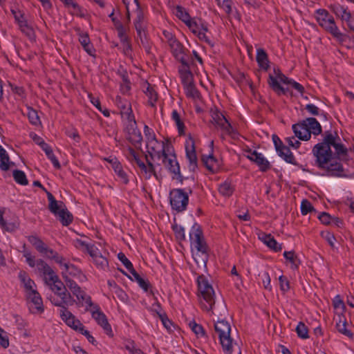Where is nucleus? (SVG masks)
Instances as JSON below:
<instances>
[{"mask_svg": "<svg viewBox=\"0 0 354 354\" xmlns=\"http://www.w3.org/2000/svg\"><path fill=\"white\" fill-rule=\"evenodd\" d=\"M332 139L330 136L324 137L322 142L315 145L313 149V153L316 158L315 164L318 168L322 170V176L329 177H344L343 165L333 158V153L330 149Z\"/></svg>", "mask_w": 354, "mask_h": 354, "instance_id": "obj_1", "label": "nucleus"}, {"mask_svg": "<svg viewBox=\"0 0 354 354\" xmlns=\"http://www.w3.org/2000/svg\"><path fill=\"white\" fill-rule=\"evenodd\" d=\"M23 256L26 258V262L31 268H37V271L42 276L45 283L49 286L53 295L66 289V285L60 280L58 275L41 259H36L28 250L23 251Z\"/></svg>", "mask_w": 354, "mask_h": 354, "instance_id": "obj_2", "label": "nucleus"}, {"mask_svg": "<svg viewBox=\"0 0 354 354\" xmlns=\"http://www.w3.org/2000/svg\"><path fill=\"white\" fill-rule=\"evenodd\" d=\"M189 241L192 248L196 250L194 259L197 264L206 266L208 261L209 249L203 236L201 226L195 223L189 231Z\"/></svg>", "mask_w": 354, "mask_h": 354, "instance_id": "obj_3", "label": "nucleus"}, {"mask_svg": "<svg viewBox=\"0 0 354 354\" xmlns=\"http://www.w3.org/2000/svg\"><path fill=\"white\" fill-rule=\"evenodd\" d=\"M197 283L201 308L205 311H212L215 305V292L212 286L203 275L198 277Z\"/></svg>", "mask_w": 354, "mask_h": 354, "instance_id": "obj_4", "label": "nucleus"}, {"mask_svg": "<svg viewBox=\"0 0 354 354\" xmlns=\"http://www.w3.org/2000/svg\"><path fill=\"white\" fill-rule=\"evenodd\" d=\"M214 330L218 335L223 352L225 354H232L236 342L231 337L230 324L225 320H218L214 323Z\"/></svg>", "mask_w": 354, "mask_h": 354, "instance_id": "obj_5", "label": "nucleus"}, {"mask_svg": "<svg viewBox=\"0 0 354 354\" xmlns=\"http://www.w3.org/2000/svg\"><path fill=\"white\" fill-rule=\"evenodd\" d=\"M315 18L319 25L335 38L342 40L344 35L340 32L332 15L325 9H317Z\"/></svg>", "mask_w": 354, "mask_h": 354, "instance_id": "obj_6", "label": "nucleus"}, {"mask_svg": "<svg viewBox=\"0 0 354 354\" xmlns=\"http://www.w3.org/2000/svg\"><path fill=\"white\" fill-rule=\"evenodd\" d=\"M49 201L48 209L57 216L62 225L68 226L73 222V216L62 201H57L50 192H47Z\"/></svg>", "mask_w": 354, "mask_h": 354, "instance_id": "obj_7", "label": "nucleus"}, {"mask_svg": "<svg viewBox=\"0 0 354 354\" xmlns=\"http://www.w3.org/2000/svg\"><path fill=\"white\" fill-rule=\"evenodd\" d=\"M49 299L52 304L61 308L59 310V316L64 322H67L68 320V314H72V313L68 310V306H72L75 302L71 293L66 289L64 291L58 292L50 296Z\"/></svg>", "mask_w": 354, "mask_h": 354, "instance_id": "obj_8", "label": "nucleus"}, {"mask_svg": "<svg viewBox=\"0 0 354 354\" xmlns=\"http://www.w3.org/2000/svg\"><path fill=\"white\" fill-rule=\"evenodd\" d=\"M211 116L214 125L221 129V130L225 134L230 136L232 138H238V131L232 127L222 112L218 109L212 110Z\"/></svg>", "mask_w": 354, "mask_h": 354, "instance_id": "obj_9", "label": "nucleus"}, {"mask_svg": "<svg viewBox=\"0 0 354 354\" xmlns=\"http://www.w3.org/2000/svg\"><path fill=\"white\" fill-rule=\"evenodd\" d=\"M169 202L173 210L183 212L189 203V195L183 189H173L169 192Z\"/></svg>", "mask_w": 354, "mask_h": 354, "instance_id": "obj_10", "label": "nucleus"}, {"mask_svg": "<svg viewBox=\"0 0 354 354\" xmlns=\"http://www.w3.org/2000/svg\"><path fill=\"white\" fill-rule=\"evenodd\" d=\"M127 139L137 149H140L142 142V136L138 129L135 118L127 120L124 127Z\"/></svg>", "mask_w": 354, "mask_h": 354, "instance_id": "obj_11", "label": "nucleus"}, {"mask_svg": "<svg viewBox=\"0 0 354 354\" xmlns=\"http://www.w3.org/2000/svg\"><path fill=\"white\" fill-rule=\"evenodd\" d=\"M162 158L165 167L172 174V178L183 183L184 178L180 174V165L175 154L165 153Z\"/></svg>", "mask_w": 354, "mask_h": 354, "instance_id": "obj_12", "label": "nucleus"}, {"mask_svg": "<svg viewBox=\"0 0 354 354\" xmlns=\"http://www.w3.org/2000/svg\"><path fill=\"white\" fill-rule=\"evenodd\" d=\"M89 307L91 308L89 310L91 313L92 318L94 319L97 324L103 328L104 333L107 335L112 337L113 334L111 326L108 322L106 316L101 310L100 306L93 304V306Z\"/></svg>", "mask_w": 354, "mask_h": 354, "instance_id": "obj_13", "label": "nucleus"}, {"mask_svg": "<svg viewBox=\"0 0 354 354\" xmlns=\"http://www.w3.org/2000/svg\"><path fill=\"white\" fill-rule=\"evenodd\" d=\"M133 24L138 37L143 43L142 35H145L148 22L145 12L141 8L140 4H137L136 8Z\"/></svg>", "mask_w": 354, "mask_h": 354, "instance_id": "obj_14", "label": "nucleus"}, {"mask_svg": "<svg viewBox=\"0 0 354 354\" xmlns=\"http://www.w3.org/2000/svg\"><path fill=\"white\" fill-rule=\"evenodd\" d=\"M65 283L66 286L80 302H84L88 306H93L91 297L82 290L75 281L72 280L71 278H66Z\"/></svg>", "mask_w": 354, "mask_h": 354, "instance_id": "obj_15", "label": "nucleus"}, {"mask_svg": "<svg viewBox=\"0 0 354 354\" xmlns=\"http://www.w3.org/2000/svg\"><path fill=\"white\" fill-rule=\"evenodd\" d=\"M59 266L62 270V274L65 282L66 278H70L69 276L75 277L81 281L86 280V276L82 273V270L76 266L66 262L65 259Z\"/></svg>", "mask_w": 354, "mask_h": 354, "instance_id": "obj_16", "label": "nucleus"}, {"mask_svg": "<svg viewBox=\"0 0 354 354\" xmlns=\"http://www.w3.org/2000/svg\"><path fill=\"white\" fill-rule=\"evenodd\" d=\"M186 157L188 160L189 171H194L198 167V159L196 153L194 140L189 137L185 142Z\"/></svg>", "mask_w": 354, "mask_h": 354, "instance_id": "obj_17", "label": "nucleus"}, {"mask_svg": "<svg viewBox=\"0 0 354 354\" xmlns=\"http://www.w3.org/2000/svg\"><path fill=\"white\" fill-rule=\"evenodd\" d=\"M68 320L65 322L67 326L84 335L90 343L95 344L96 342L95 338L90 334L88 330L85 329L84 326L79 319L75 318V315L68 314Z\"/></svg>", "mask_w": 354, "mask_h": 354, "instance_id": "obj_18", "label": "nucleus"}, {"mask_svg": "<svg viewBox=\"0 0 354 354\" xmlns=\"http://www.w3.org/2000/svg\"><path fill=\"white\" fill-rule=\"evenodd\" d=\"M146 147L147 153L152 160L155 158L160 159L166 153L164 143L159 142L157 139L147 141Z\"/></svg>", "mask_w": 354, "mask_h": 354, "instance_id": "obj_19", "label": "nucleus"}, {"mask_svg": "<svg viewBox=\"0 0 354 354\" xmlns=\"http://www.w3.org/2000/svg\"><path fill=\"white\" fill-rule=\"evenodd\" d=\"M333 12L342 21H345L351 30L354 31V26L352 25V17L351 12L339 4H333L330 6Z\"/></svg>", "mask_w": 354, "mask_h": 354, "instance_id": "obj_20", "label": "nucleus"}, {"mask_svg": "<svg viewBox=\"0 0 354 354\" xmlns=\"http://www.w3.org/2000/svg\"><path fill=\"white\" fill-rule=\"evenodd\" d=\"M115 103L120 110L122 117L124 118L126 120L135 118L131 109V105L128 100L118 95L115 97Z\"/></svg>", "mask_w": 354, "mask_h": 354, "instance_id": "obj_21", "label": "nucleus"}, {"mask_svg": "<svg viewBox=\"0 0 354 354\" xmlns=\"http://www.w3.org/2000/svg\"><path fill=\"white\" fill-rule=\"evenodd\" d=\"M105 160L110 163L112 169L118 176L120 182L124 185L129 183V178L127 174L122 169L121 163L116 158L109 157L105 158Z\"/></svg>", "mask_w": 354, "mask_h": 354, "instance_id": "obj_22", "label": "nucleus"}, {"mask_svg": "<svg viewBox=\"0 0 354 354\" xmlns=\"http://www.w3.org/2000/svg\"><path fill=\"white\" fill-rule=\"evenodd\" d=\"M28 298L30 299L32 305L30 308L32 313H42L44 310L43 301L39 293L35 290L29 292Z\"/></svg>", "mask_w": 354, "mask_h": 354, "instance_id": "obj_23", "label": "nucleus"}, {"mask_svg": "<svg viewBox=\"0 0 354 354\" xmlns=\"http://www.w3.org/2000/svg\"><path fill=\"white\" fill-rule=\"evenodd\" d=\"M248 158L251 161L254 162L261 171H266L270 168L269 161L263 156L262 153H258L257 151L251 152L250 155L248 156Z\"/></svg>", "mask_w": 354, "mask_h": 354, "instance_id": "obj_24", "label": "nucleus"}, {"mask_svg": "<svg viewBox=\"0 0 354 354\" xmlns=\"http://www.w3.org/2000/svg\"><path fill=\"white\" fill-rule=\"evenodd\" d=\"M292 131L296 137L299 140L307 141L311 138L310 133L308 129V127L304 120L294 124L292 127Z\"/></svg>", "mask_w": 354, "mask_h": 354, "instance_id": "obj_25", "label": "nucleus"}, {"mask_svg": "<svg viewBox=\"0 0 354 354\" xmlns=\"http://www.w3.org/2000/svg\"><path fill=\"white\" fill-rule=\"evenodd\" d=\"M326 136H330L332 139L331 144H330V147H333L335 150V154L338 156H345L347 153V149L344 147V145L341 143L340 139L337 135L336 133L334 134L332 133L330 131H326L325 132Z\"/></svg>", "mask_w": 354, "mask_h": 354, "instance_id": "obj_26", "label": "nucleus"}, {"mask_svg": "<svg viewBox=\"0 0 354 354\" xmlns=\"http://www.w3.org/2000/svg\"><path fill=\"white\" fill-rule=\"evenodd\" d=\"M268 83L270 87L277 95H286L290 93L289 88H284L280 84L281 82H279L277 78L274 77V75L272 74L269 75Z\"/></svg>", "mask_w": 354, "mask_h": 354, "instance_id": "obj_27", "label": "nucleus"}, {"mask_svg": "<svg viewBox=\"0 0 354 354\" xmlns=\"http://www.w3.org/2000/svg\"><path fill=\"white\" fill-rule=\"evenodd\" d=\"M171 52L176 60H180L187 57L183 46L177 40L171 41L169 44Z\"/></svg>", "mask_w": 354, "mask_h": 354, "instance_id": "obj_28", "label": "nucleus"}, {"mask_svg": "<svg viewBox=\"0 0 354 354\" xmlns=\"http://www.w3.org/2000/svg\"><path fill=\"white\" fill-rule=\"evenodd\" d=\"M143 91L148 98V104L152 107L156 106V103L158 98V95L156 91L148 82L145 83L143 86Z\"/></svg>", "mask_w": 354, "mask_h": 354, "instance_id": "obj_29", "label": "nucleus"}, {"mask_svg": "<svg viewBox=\"0 0 354 354\" xmlns=\"http://www.w3.org/2000/svg\"><path fill=\"white\" fill-rule=\"evenodd\" d=\"M145 158L147 165H146L145 162L140 163V167H139V169H140L141 173L146 179H149L152 176H154L157 178L154 165L151 161L148 160L147 155L145 156Z\"/></svg>", "mask_w": 354, "mask_h": 354, "instance_id": "obj_30", "label": "nucleus"}, {"mask_svg": "<svg viewBox=\"0 0 354 354\" xmlns=\"http://www.w3.org/2000/svg\"><path fill=\"white\" fill-rule=\"evenodd\" d=\"M304 122L306 123L310 135L318 136L321 134L322 131V126L316 118H308L304 120Z\"/></svg>", "mask_w": 354, "mask_h": 354, "instance_id": "obj_31", "label": "nucleus"}, {"mask_svg": "<svg viewBox=\"0 0 354 354\" xmlns=\"http://www.w3.org/2000/svg\"><path fill=\"white\" fill-rule=\"evenodd\" d=\"M259 239L274 252H279L282 250L281 245L279 244L270 234H263Z\"/></svg>", "mask_w": 354, "mask_h": 354, "instance_id": "obj_32", "label": "nucleus"}, {"mask_svg": "<svg viewBox=\"0 0 354 354\" xmlns=\"http://www.w3.org/2000/svg\"><path fill=\"white\" fill-rule=\"evenodd\" d=\"M347 326V322L344 316L339 315L337 317V319L336 321V329L337 331L345 336H347L348 337H353V333L351 331L346 328Z\"/></svg>", "mask_w": 354, "mask_h": 354, "instance_id": "obj_33", "label": "nucleus"}, {"mask_svg": "<svg viewBox=\"0 0 354 354\" xmlns=\"http://www.w3.org/2000/svg\"><path fill=\"white\" fill-rule=\"evenodd\" d=\"M257 62L259 66L265 71H267L269 68V60L266 52L262 48H258L257 50Z\"/></svg>", "mask_w": 354, "mask_h": 354, "instance_id": "obj_34", "label": "nucleus"}, {"mask_svg": "<svg viewBox=\"0 0 354 354\" xmlns=\"http://www.w3.org/2000/svg\"><path fill=\"white\" fill-rule=\"evenodd\" d=\"M218 189L223 196L230 197L233 194L235 187L230 180H226L218 185Z\"/></svg>", "mask_w": 354, "mask_h": 354, "instance_id": "obj_35", "label": "nucleus"}, {"mask_svg": "<svg viewBox=\"0 0 354 354\" xmlns=\"http://www.w3.org/2000/svg\"><path fill=\"white\" fill-rule=\"evenodd\" d=\"M277 152L286 162L294 165H297L295 158L288 147L283 145L279 151H277Z\"/></svg>", "mask_w": 354, "mask_h": 354, "instance_id": "obj_36", "label": "nucleus"}, {"mask_svg": "<svg viewBox=\"0 0 354 354\" xmlns=\"http://www.w3.org/2000/svg\"><path fill=\"white\" fill-rule=\"evenodd\" d=\"M281 83L290 86L292 88L298 91L301 95H303L305 92V88L301 84L298 83L292 78L286 77V75H281Z\"/></svg>", "mask_w": 354, "mask_h": 354, "instance_id": "obj_37", "label": "nucleus"}, {"mask_svg": "<svg viewBox=\"0 0 354 354\" xmlns=\"http://www.w3.org/2000/svg\"><path fill=\"white\" fill-rule=\"evenodd\" d=\"M10 12L14 17L15 23L19 27L24 23L28 21V19L25 15V12L20 10L19 8H12Z\"/></svg>", "mask_w": 354, "mask_h": 354, "instance_id": "obj_38", "label": "nucleus"}, {"mask_svg": "<svg viewBox=\"0 0 354 354\" xmlns=\"http://www.w3.org/2000/svg\"><path fill=\"white\" fill-rule=\"evenodd\" d=\"M181 65L178 68L179 74H185L191 72V66L194 65V58H189L188 57L178 60Z\"/></svg>", "mask_w": 354, "mask_h": 354, "instance_id": "obj_39", "label": "nucleus"}, {"mask_svg": "<svg viewBox=\"0 0 354 354\" xmlns=\"http://www.w3.org/2000/svg\"><path fill=\"white\" fill-rule=\"evenodd\" d=\"M10 158L7 151L0 145V169L8 171L10 169Z\"/></svg>", "mask_w": 354, "mask_h": 354, "instance_id": "obj_40", "label": "nucleus"}, {"mask_svg": "<svg viewBox=\"0 0 354 354\" xmlns=\"http://www.w3.org/2000/svg\"><path fill=\"white\" fill-rule=\"evenodd\" d=\"M19 279L21 282L24 284L26 289L31 292L32 290H35L32 288L35 286V282L32 280L28 275V274L25 271H20L19 272Z\"/></svg>", "mask_w": 354, "mask_h": 354, "instance_id": "obj_41", "label": "nucleus"}, {"mask_svg": "<svg viewBox=\"0 0 354 354\" xmlns=\"http://www.w3.org/2000/svg\"><path fill=\"white\" fill-rule=\"evenodd\" d=\"M28 241L35 248L39 253H44L46 250L47 245L43 241L37 236H30Z\"/></svg>", "mask_w": 354, "mask_h": 354, "instance_id": "obj_42", "label": "nucleus"}, {"mask_svg": "<svg viewBox=\"0 0 354 354\" xmlns=\"http://www.w3.org/2000/svg\"><path fill=\"white\" fill-rule=\"evenodd\" d=\"M171 119L175 122L179 135L185 134V127L177 110L174 109L172 111Z\"/></svg>", "mask_w": 354, "mask_h": 354, "instance_id": "obj_43", "label": "nucleus"}, {"mask_svg": "<svg viewBox=\"0 0 354 354\" xmlns=\"http://www.w3.org/2000/svg\"><path fill=\"white\" fill-rule=\"evenodd\" d=\"M137 283L140 288H142L145 293H147L148 295H152L154 297L155 291L149 280L141 277L137 281Z\"/></svg>", "mask_w": 354, "mask_h": 354, "instance_id": "obj_44", "label": "nucleus"}, {"mask_svg": "<svg viewBox=\"0 0 354 354\" xmlns=\"http://www.w3.org/2000/svg\"><path fill=\"white\" fill-rule=\"evenodd\" d=\"M21 32L32 41L35 39V33L32 26L28 23V21L24 23L19 27Z\"/></svg>", "mask_w": 354, "mask_h": 354, "instance_id": "obj_45", "label": "nucleus"}, {"mask_svg": "<svg viewBox=\"0 0 354 354\" xmlns=\"http://www.w3.org/2000/svg\"><path fill=\"white\" fill-rule=\"evenodd\" d=\"M41 254H44L47 258L54 260L59 265L62 264V261L64 260L62 256H60L57 252L48 248V246L44 253Z\"/></svg>", "mask_w": 354, "mask_h": 354, "instance_id": "obj_46", "label": "nucleus"}, {"mask_svg": "<svg viewBox=\"0 0 354 354\" xmlns=\"http://www.w3.org/2000/svg\"><path fill=\"white\" fill-rule=\"evenodd\" d=\"M283 257L291 263L292 269H297L298 268L299 260L293 251L284 252Z\"/></svg>", "mask_w": 354, "mask_h": 354, "instance_id": "obj_47", "label": "nucleus"}, {"mask_svg": "<svg viewBox=\"0 0 354 354\" xmlns=\"http://www.w3.org/2000/svg\"><path fill=\"white\" fill-rule=\"evenodd\" d=\"M12 175H13V178H14L15 180L17 183L22 185H26L28 184V181L26 178V176L23 171L18 170V169L14 170Z\"/></svg>", "mask_w": 354, "mask_h": 354, "instance_id": "obj_48", "label": "nucleus"}, {"mask_svg": "<svg viewBox=\"0 0 354 354\" xmlns=\"http://www.w3.org/2000/svg\"><path fill=\"white\" fill-rule=\"evenodd\" d=\"M176 15L178 18H179L185 24L189 22V20L191 19V17L188 12L185 10V9L183 7L180 6H177L176 7Z\"/></svg>", "mask_w": 354, "mask_h": 354, "instance_id": "obj_49", "label": "nucleus"}, {"mask_svg": "<svg viewBox=\"0 0 354 354\" xmlns=\"http://www.w3.org/2000/svg\"><path fill=\"white\" fill-rule=\"evenodd\" d=\"M93 262L95 265V266L102 270H106L109 267V262L106 257H104L102 254H100L95 259L93 260Z\"/></svg>", "mask_w": 354, "mask_h": 354, "instance_id": "obj_50", "label": "nucleus"}, {"mask_svg": "<svg viewBox=\"0 0 354 354\" xmlns=\"http://www.w3.org/2000/svg\"><path fill=\"white\" fill-rule=\"evenodd\" d=\"M27 116L32 124L37 126L41 124L38 113L35 109L32 108H28Z\"/></svg>", "mask_w": 354, "mask_h": 354, "instance_id": "obj_51", "label": "nucleus"}, {"mask_svg": "<svg viewBox=\"0 0 354 354\" xmlns=\"http://www.w3.org/2000/svg\"><path fill=\"white\" fill-rule=\"evenodd\" d=\"M186 95L188 97L196 98L198 97V91L196 88L194 82L183 86Z\"/></svg>", "mask_w": 354, "mask_h": 354, "instance_id": "obj_52", "label": "nucleus"}, {"mask_svg": "<svg viewBox=\"0 0 354 354\" xmlns=\"http://www.w3.org/2000/svg\"><path fill=\"white\" fill-rule=\"evenodd\" d=\"M158 317L162 322L164 327L167 330L168 332L171 333L174 328V325L172 322L168 318L165 313H158Z\"/></svg>", "mask_w": 354, "mask_h": 354, "instance_id": "obj_53", "label": "nucleus"}, {"mask_svg": "<svg viewBox=\"0 0 354 354\" xmlns=\"http://www.w3.org/2000/svg\"><path fill=\"white\" fill-rule=\"evenodd\" d=\"M295 330L297 335L300 338L307 339L309 337L308 328L304 323L301 322H299Z\"/></svg>", "mask_w": 354, "mask_h": 354, "instance_id": "obj_54", "label": "nucleus"}, {"mask_svg": "<svg viewBox=\"0 0 354 354\" xmlns=\"http://www.w3.org/2000/svg\"><path fill=\"white\" fill-rule=\"evenodd\" d=\"M311 212H315L310 202L306 199L301 201V212L303 215H306Z\"/></svg>", "mask_w": 354, "mask_h": 354, "instance_id": "obj_55", "label": "nucleus"}, {"mask_svg": "<svg viewBox=\"0 0 354 354\" xmlns=\"http://www.w3.org/2000/svg\"><path fill=\"white\" fill-rule=\"evenodd\" d=\"M91 102L97 109L99 111H100L105 117L110 116V112L109 109L106 108H102L100 104V100L97 98L94 97H91Z\"/></svg>", "mask_w": 354, "mask_h": 354, "instance_id": "obj_56", "label": "nucleus"}, {"mask_svg": "<svg viewBox=\"0 0 354 354\" xmlns=\"http://www.w3.org/2000/svg\"><path fill=\"white\" fill-rule=\"evenodd\" d=\"M173 230L174 232L175 236L176 239L179 241H185V228L178 225H173Z\"/></svg>", "mask_w": 354, "mask_h": 354, "instance_id": "obj_57", "label": "nucleus"}, {"mask_svg": "<svg viewBox=\"0 0 354 354\" xmlns=\"http://www.w3.org/2000/svg\"><path fill=\"white\" fill-rule=\"evenodd\" d=\"M124 348L129 351V354H145L133 342L127 343Z\"/></svg>", "mask_w": 354, "mask_h": 354, "instance_id": "obj_58", "label": "nucleus"}, {"mask_svg": "<svg viewBox=\"0 0 354 354\" xmlns=\"http://www.w3.org/2000/svg\"><path fill=\"white\" fill-rule=\"evenodd\" d=\"M9 344L8 333L0 327V346L3 348H7Z\"/></svg>", "mask_w": 354, "mask_h": 354, "instance_id": "obj_59", "label": "nucleus"}, {"mask_svg": "<svg viewBox=\"0 0 354 354\" xmlns=\"http://www.w3.org/2000/svg\"><path fill=\"white\" fill-rule=\"evenodd\" d=\"M207 30L208 29L207 26L203 24V23H201L198 37L201 40H203L207 42V44H210V39L206 35V32H207Z\"/></svg>", "mask_w": 354, "mask_h": 354, "instance_id": "obj_60", "label": "nucleus"}, {"mask_svg": "<svg viewBox=\"0 0 354 354\" xmlns=\"http://www.w3.org/2000/svg\"><path fill=\"white\" fill-rule=\"evenodd\" d=\"M280 290L286 293L290 290V282L288 278L283 275L279 277Z\"/></svg>", "mask_w": 354, "mask_h": 354, "instance_id": "obj_61", "label": "nucleus"}, {"mask_svg": "<svg viewBox=\"0 0 354 354\" xmlns=\"http://www.w3.org/2000/svg\"><path fill=\"white\" fill-rule=\"evenodd\" d=\"M86 252L91 256L93 260L102 254L98 248L94 244H90L89 246H87Z\"/></svg>", "mask_w": 354, "mask_h": 354, "instance_id": "obj_62", "label": "nucleus"}, {"mask_svg": "<svg viewBox=\"0 0 354 354\" xmlns=\"http://www.w3.org/2000/svg\"><path fill=\"white\" fill-rule=\"evenodd\" d=\"M321 236L323 239H324L328 243V244L330 245V247H332V248L335 247V237L333 235V234H332L329 231H324V232H322Z\"/></svg>", "mask_w": 354, "mask_h": 354, "instance_id": "obj_63", "label": "nucleus"}, {"mask_svg": "<svg viewBox=\"0 0 354 354\" xmlns=\"http://www.w3.org/2000/svg\"><path fill=\"white\" fill-rule=\"evenodd\" d=\"M120 42L121 48L124 54L127 56H131L132 48L129 39L124 41H121Z\"/></svg>", "mask_w": 354, "mask_h": 354, "instance_id": "obj_64", "label": "nucleus"}]
</instances>
